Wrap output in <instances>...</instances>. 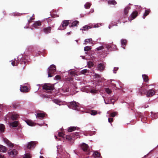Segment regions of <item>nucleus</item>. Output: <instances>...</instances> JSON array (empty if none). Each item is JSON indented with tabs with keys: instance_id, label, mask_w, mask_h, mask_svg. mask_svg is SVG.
Returning <instances> with one entry per match:
<instances>
[{
	"instance_id": "f257e3e1",
	"label": "nucleus",
	"mask_w": 158,
	"mask_h": 158,
	"mask_svg": "<svg viewBox=\"0 0 158 158\" xmlns=\"http://www.w3.org/2000/svg\"><path fill=\"white\" fill-rule=\"evenodd\" d=\"M43 89L48 93H52L54 89V85L49 83L44 84L42 86Z\"/></svg>"
},
{
	"instance_id": "f03ea898",
	"label": "nucleus",
	"mask_w": 158,
	"mask_h": 158,
	"mask_svg": "<svg viewBox=\"0 0 158 158\" xmlns=\"http://www.w3.org/2000/svg\"><path fill=\"white\" fill-rule=\"evenodd\" d=\"M79 103L75 101L70 102L68 105L69 108L75 110H78L80 109V107L78 105Z\"/></svg>"
},
{
	"instance_id": "7ed1b4c3",
	"label": "nucleus",
	"mask_w": 158,
	"mask_h": 158,
	"mask_svg": "<svg viewBox=\"0 0 158 158\" xmlns=\"http://www.w3.org/2000/svg\"><path fill=\"white\" fill-rule=\"evenodd\" d=\"M8 153L10 158H15L17 156L18 152L16 149H13L9 150Z\"/></svg>"
},
{
	"instance_id": "20e7f679",
	"label": "nucleus",
	"mask_w": 158,
	"mask_h": 158,
	"mask_svg": "<svg viewBox=\"0 0 158 158\" xmlns=\"http://www.w3.org/2000/svg\"><path fill=\"white\" fill-rule=\"evenodd\" d=\"M37 143V142L34 141L28 142L26 145V148L27 149L30 150L34 149L36 146Z\"/></svg>"
},
{
	"instance_id": "39448f33",
	"label": "nucleus",
	"mask_w": 158,
	"mask_h": 158,
	"mask_svg": "<svg viewBox=\"0 0 158 158\" xmlns=\"http://www.w3.org/2000/svg\"><path fill=\"white\" fill-rule=\"evenodd\" d=\"M69 20H64L62 22L61 25L58 28L59 30H63L65 29L69 23Z\"/></svg>"
},
{
	"instance_id": "423d86ee",
	"label": "nucleus",
	"mask_w": 158,
	"mask_h": 158,
	"mask_svg": "<svg viewBox=\"0 0 158 158\" xmlns=\"http://www.w3.org/2000/svg\"><path fill=\"white\" fill-rule=\"evenodd\" d=\"M99 26L98 24H92L91 26L86 25L84 26L82 29H81V30H82L83 31H87L89 29L91 28L92 27H97Z\"/></svg>"
},
{
	"instance_id": "0eeeda50",
	"label": "nucleus",
	"mask_w": 158,
	"mask_h": 158,
	"mask_svg": "<svg viewBox=\"0 0 158 158\" xmlns=\"http://www.w3.org/2000/svg\"><path fill=\"white\" fill-rule=\"evenodd\" d=\"M48 71L52 73H54L56 70V67L55 65L52 64L50 67L48 69Z\"/></svg>"
},
{
	"instance_id": "6e6552de",
	"label": "nucleus",
	"mask_w": 158,
	"mask_h": 158,
	"mask_svg": "<svg viewBox=\"0 0 158 158\" xmlns=\"http://www.w3.org/2000/svg\"><path fill=\"white\" fill-rule=\"evenodd\" d=\"M105 68V66L104 64L100 63L99 64L97 65V70L100 72H102Z\"/></svg>"
},
{
	"instance_id": "1a4fd4ad",
	"label": "nucleus",
	"mask_w": 158,
	"mask_h": 158,
	"mask_svg": "<svg viewBox=\"0 0 158 158\" xmlns=\"http://www.w3.org/2000/svg\"><path fill=\"white\" fill-rule=\"evenodd\" d=\"M5 142L7 144V145L10 147L12 148L14 147L15 144L12 143L10 141L6 139H4Z\"/></svg>"
},
{
	"instance_id": "9d476101",
	"label": "nucleus",
	"mask_w": 158,
	"mask_h": 158,
	"mask_svg": "<svg viewBox=\"0 0 158 158\" xmlns=\"http://www.w3.org/2000/svg\"><path fill=\"white\" fill-rule=\"evenodd\" d=\"M89 148L88 145L84 143H83L81 146V148L85 152H88Z\"/></svg>"
},
{
	"instance_id": "9b49d317",
	"label": "nucleus",
	"mask_w": 158,
	"mask_h": 158,
	"mask_svg": "<svg viewBox=\"0 0 158 158\" xmlns=\"http://www.w3.org/2000/svg\"><path fill=\"white\" fill-rule=\"evenodd\" d=\"M130 9V7L128 6H126L124 9V14L122 16L124 17V18L127 17V15L128 13L129 10Z\"/></svg>"
},
{
	"instance_id": "f8f14e48",
	"label": "nucleus",
	"mask_w": 158,
	"mask_h": 158,
	"mask_svg": "<svg viewBox=\"0 0 158 158\" xmlns=\"http://www.w3.org/2000/svg\"><path fill=\"white\" fill-rule=\"evenodd\" d=\"M79 128L77 127H70L68 128V131L69 132H72L76 130H78Z\"/></svg>"
},
{
	"instance_id": "ddd939ff",
	"label": "nucleus",
	"mask_w": 158,
	"mask_h": 158,
	"mask_svg": "<svg viewBox=\"0 0 158 158\" xmlns=\"http://www.w3.org/2000/svg\"><path fill=\"white\" fill-rule=\"evenodd\" d=\"M155 91L153 89H150L148 91L146 94L147 97L152 96L155 94Z\"/></svg>"
},
{
	"instance_id": "4468645a",
	"label": "nucleus",
	"mask_w": 158,
	"mask_h": 158,
	"mask_svg": "<svg viewBox=\"0 0 158 158\" xmlns=\"http://www.w3.org/2000/svg\"><path fill=\"white\" fill-rule=\"evenodd\" d=\"M43 30L44 32L46 34H48L51 32V27H47L43 28Z\"/></svg>"
},
{
	"instance_id": "2eb2a0df",
	"label": "nucleus",
	"mask_w": 158,
	"mask_h": 158,
	"mask_svg": "<svg viewBox=\"0 0 158 158\" xmlns=\"http://www.w3.org/2000/svg\"><path fill=\"white\" fill-rule=\"evenodd\" d=\"M146 91V89L142 87L139 89V93H140L141 96H142L143 94H145Z\"/></svg>"
},
{
	"instance_id": "dca6fc26",
	"label": "nucleus",
	"mask_w": 158,
	"mask_h": 158,
	"mask_svg": "<svg viewBox=\"0 0 158 158\" xmlns=\"http://www.w3.org/2000/svg\"><path fill=\"white\" fill-rule=\"evenodd\" d=\"M41 25V22L40 21H38L35 22L33 25V27L35 28H38V27L40 26Z\"/></svg>"
},
{
	"instance_id": "f3484780",
	"label": "nucleus",
	"mask_w": 158,
	"mask_h": 158,
	"mask_svg": "<svg viewBox=\"0 0 158 158\" xmlns=\"http://www.w3.org/2000/svg\"><path fill=\"white\" fill-rule=\"evenodd\" d=\"M7 149L6 147L0 145V152H5L7 151Z\"/></svg>"
},
{
	"instance_id": "a211bd4d",
	"label": "nucleus",
	"mask_w": 158,
	"mask_h": 158,
	"mask_svg": "<svg viewBox=\"0 0 158 158\" xmlns=\"http://www.w3.org/2000/svg\"><path fill=\"white\" fill-rule=\"evenodd\" d=\"M45 116V114L44 113H38L36 115V117L40 119L44 118Z\"/></svg>"
},
{
	"instance_id": "6ab92c4d",
	"label": "nucleus",
	"mask_w": 158,
	"mask_h": 158,
	"mask_svg": "<svg viewBox=\"0 0 158 158\" xmlns=\"http://www.w3.org/2000/svg\"><path fill=\"white\" fill-rule=\"evenodd\" d=\"M28 88L27 86H23L21 87L20 89L21 92H28Z\"/></svg>"
},
{
	"instance_id": "aec40b11",
	"label": "nucleus",
	"mask_w": 158,
	"mask_h": 158,
	"mask_svg": "<svg viewBox=\"0 0 158 158\" xmlns=\"http://www.w3.org/2000/svg\"><path fill=\"white\" fill-rule=\"evenodd\" d=\"M151 10L149 9H148L145 10V12L144 13L143 18V19H144L145 17L147 16L149 13H150Z\"/></svg>"
},
{
	"instance_id": "412c9836",
	"label": "nucleus",
	"mask_w": 158,
	"mask_h": 158,
	"mask_svg": "<svg viewBox=\"0 0 158 158\" xmlns=\"http://www.w3.org/2000/svg\"><path fill=\"white\" fill-rule=\"evenodd\" d=\"M10 125L13 127H16L18 126V121H15L13 122L10 123Z\"/></svg>"
},
{
	"instance_id": "4be33fe9",
	"label": "nucleus",
	"mask_w": 158,
	"mask_h": 158,
	"mask_svg": "<svg viewBox=\"0 0 158 158\" xmlns=\"http://www.w3.org/2000/svg\"><path fill=\"white\" fill-rule=\"evenodd\" d=\"M79 24V22L78 21L76 20L73 22L71 26H70V27H73L74 26H77Z\"/></svg>"
},
{
	"instance_id": "5701e85b",
	"label": "nucleus",
	"mask_w": 158,
	"mask_h": 158,
	"mask_svg": "<svg viewBox=\"0 0 158 158\" xmlns=\"http://www.w3.org/2000/svg\"><path fill=\"white\" fill-rule=\"evenodd\" d=\"M69 88L68 86L65 87V86H64L61 89V91L64 93L67 92H69Z\"/></svg>"
},
{
	"instance_id": "b1692460",
	"label": "nucleus",
	"mask_w": 158,
	"mask_h": 158,
	"mask_svg": "<svg viewBox=\"0 0 158 158\" xmlns=\"http://www.w3.org/2000/svg\"><path fill=\"white\" fill-rule=\"evenodd\" d=\"M138 15V12L137 11H133L131 14L132 19H135Z\"/></svg>"
},
{
	"instance_id": "393cba45",
	"label": "nucleus",
	"mask_w": 158,
	"mask_h": 158,
	"mask_svg": "<svg viewBox=\"0 0 158 158\" xmlns=\"http://www.w3.org/2000/svg\"><path fill=\"white\" fill-rule=\"evenodd\" d=\"M142 77L144 81L148 82L149 81L148 77L146 75H142Z\"/></svg>"
},
{
	"instance_id": "a878e982",
	"label": "nucleus",
	"mask_w": 158,
	"mask_h": 158,
	"mask_svg": "<svg viewBox=\"0 0 158 158\" xmlns=\"http://www.w3.org/2000/svg\"><path fill=\"white\" fill-rule=\"evenodd\" d=\"M79 136V132H77L75 133H73L72 135V138L73 139H77V138H78Z\"/></svg>"
},
{
	"instance_id": "bb28decb",
	"label": "nucleus",
	"mask_w": 158,
	"mask_h": 158,
	"mask_svg": "<svg viewBox=\"0 0 158 158\" xmlns=\"http://www.w3.org/2000/svg\"><path fill=\"white\" fill-rule=\"evenodd\" d=\"M93 155L95 157H99L100 156V153L97 151H95L94 152V153L93 154Z\"/></svg>"
},
{
	"instance_id": "cd10ccee",
	"label": "nucleus",
	"mask_w": 158,
	"mask_h": 158,
	"mask_svg": "<svg viewBox=\"0 0 158 158\" xmlns=\"http://www.w3.org/2000/svg\"><path fill=\"white\" fill-rule=\"evenodd\" d=\"M127 42V41L126 40L123 39L121 40V44L123 48H125L124 47L126 45Z\"/></svg>"
},
{
	"instance_id": "c85d7f7f",
	"label": "nucleus",
	"mask_w": 158,
	"mask_h": 158,
	"mask_svg": "<svg viewBox=\"0 0 158 158\" xmlns=\"http://www.w3.org/2000/svg\"><path fill=\"white\" fill-rule=\"evenodd\" d=\"M26 122L27 124L31 126H34V123L31 120H27L26 121Z\"/></svg>"
},
{
	"instance_id": "c756f323",
	"label": "nucleus",
	"mask_w": 158,
	"mask_h": 158,
	"mask_svg": "<svg viewBox=\"0 0 158 158\" xmlns=\"http://www.w3.org/2000/svg\"><path fill=\"white\" fill-rule=\"evenodd\" d=\"M5 129V126L3 124H0V131L2 132H3L4 131Z\"/></svg>"
},
{
	"instance_id": "7c9ffc66",
	"label": "nucleus",
	"mask_w": 158,
	"mask_h": 158,
	"mask_svg": "<svg viewBox=\"0 0 158 158\" xmlns=\"http://www.w3.org/2000/svg\"><path fill=\"white\" fill-rule=\"evenodd\" d=\"M108 3L109 4L115 5L117 2L114 0H109L108 1Z\"/></svg>"
},
{
	"instance_id": "2f4dec72",
	"label": "nucleus",
	"mask_w": 158,
	"mask_h": 158,
	"mask_svg": "<svg viewBox=\"0 0 158 158\" xmlns=\"http://www.w3.org/2000/svg\"><path fill=\"white\" fill-rule=\"evenodd\" d=\"M19 117V115L17 114H13L11 116V118L13 120L16 119Z\"/></svg>"
},
{
	"instance_id": "473e14b6",
	"label": "nucleus",
	"mask_w": 158,
	"mask_h": 158,
	"mask_svg": "<svg viewBox=\"0 0 158 158\" xmlns=\"http://www.w3.org/2000/svg\"><path fill=\"white\" fill-rule=\"evenodd\" d=\"M31 154L30 153H27L24 155L23 158H31Z\"/></svg>"
},
{
	"instance_id": "72a5a7b5",
	"label": "nucleus",
	"mask_w": 158,
	"mask_h": 158,
	"mask_svg": "<svg viewBox=\"0 0 158 158\" xmlns=\"http://www.w3.org/2000/svg\"><path fill=\"white\" fill-rule=\"evenodd\" d=\"M91 5V3H90L89 2H87L85 5V8H86V9H89V8Z\"/></svg>"
},
{
	"instance_id": "f704fd0d",
	"label": "nucleus",
	"mask_w": 158,
	"mask_h": 158,
	"mask_svg": "<svg viewBox=\"0 0 158 158\" xmlns=\"http://www.w3.org/2000/svg\"><path fill=\"white\" fill-rule=\"evenodd\" d=\"M20 64H24V65H26L27 63V61L25 60H23V59H21L20 60Z\"/></svg>"
},
{
	"instance_id": "c9c22d12",
	"label": "nucleus",
	"mask_w": 158,
	"mask_h": 158,
	"mask_svg": "<svg viewBox=\"0 0 158 158\" xmlns=\"http://www.w3.org/2000/svg\"><path fill=\"white\" fill-rule=\"evenodd\" d=\"M19 104L18 103H14L13 104V107L14 109L16 108L19 106Z\"/></svg>"
},
{
	"instance_id": "e433bc0d",
	"label": "nucleus",
	"mask_w": 158,
	"mask_h": 158,
	"mask_svg": "<svg viewBox=\"0 0 158 158\" xmlns=\"http://www.w3.org/2000/svg\"><path fill=\"white\" fill-rule=\"evenodd\" d=\"M90 113L92 115H95L97 114V111L96 110H92L90 111Z\"/></svg>"
},
{
	"instance_id": "4c0bfd02",
	"label": "nucleus",
	"mask_w": 158,
	"mask_h": 158,
	"mask_svg": "<svg viewBox=\"0 0 158 158\" xmlns=\"http://www.w3.org/2000/svg\"><path fill=\"white\" fill-rule=\"evenodd\" d=\"M111 45H110V44H107L106 46V48L107 50H111Z\"/></svg>"
},
{
	"instance_id": "58836bf2",
	"label": "nucleus",
	"mask_w": 158,
	"mask_h": 158,
	"mask_svg": "<svg viewBox=\"0 0 158 158\" xmlns=\"http://www.w3.org/2000/svg\"><path fill=\"white\" fill-rule=\"evenodd\" d=\"M105 91L108 94H110L112 92V91L108 88H106Z\"/></svg>"
},
{
	"instance_id": "ea45409f",
	"label": "nucleus",
	"mask_w": 158,
	"mask_h": 158,
	"mask_svg": "<svg viewBox=\"0 0 158 158\" xmlns=\"http://www.w3.org/2000/svg\"><path fill=\"white\" fill-rule=\"evenodd\" d=\"M91 49V47L90 46H86L84 48V51H87Z\"/></svg>"
},
{
	"instance_id": "a19ab883",
	"label": "nucleus",
	"mask_w": 158,
	"mask_h": 158,
	"mask_svg": "<svg viewBox=\"0 0 158 158\" xmlns=\"http://www.w3.org/2000/svg\"><path fill=\"white\" fill-rule=\"evenodd\" d=\"M111 50H115L117 49V47L115 45L111 44Z\"/></svg>"
},
{
	"instance_id": "79ce46f5",
	"label": "nucleus",
	"mask_w": 158,
	"mask_h": 158,
	"mask_svg": "<svg viewBox=\"0 0 158 158\" xmlns=\"http://www.w3.org/2000/svg\"><path fill=\"white\" fill-rule=\"evenodd\" d=\"M52 101L54 102L57 104H59L60 102L58 99H53L52 100Z\"/></svg>"
},
{
	"instance_id": "37998d69",
	"label": "nucleus",
	"mask_w": 158,
	"mask_h": 158,
	"mask_svg": "<svg viewBox=\"0 0 158 158\" xmlns=\"http://www.w3.org/2000/svg\"><path fill=\"white\" fill-rule=\"evenodd\" d=\"M87 72H88V70L87 69H84L83 70H82L81 71V73L82 74H85L86 73H87Z\"/></svg>"
},
{
	"instance_id": "c03bdc74",
	"label": "nucleus",
	"mask_w": 158,
	"mask_h": 158,
	"mask_svg": "<svg viewBox=\"0 0 158 158\" xmlns=\"http://www.w3.org/2000/svg\"><path fill=\"white\" fill-rule=\"evenodd\" d=\"M116 114L117 112H114L110 114V116L112 117H114L116 115Z\"/></svg>"
},
{
	"instance_id": "a18cd8bd",
	"label": "nucleus",
	"mask_w": 158,
	"mask_h": 158,
	"mask_svg": "<svg viewBox=\"0 0 158 158\" xmlns=\"http://www.w3.org/2000/svg\"><path fill=\"white\" fill-rule=\"evenodd\" d=\"M64 134L62 132H59L58 133V135L59 137H64Z\"/></svg>"
},
{
	"instance_id": "49530a36",
	"label": "nucleus",
	"mask_w": 158,
	"mask_h": 158,
	"mask_svg": "<svg viewBox=\"0 0 158 158\" xmlns=\"http://www.w3.org/2000/svg\"><path fill=\"white\" fill-rule=\"evenodd\" d=\"M90 92L93 94H96L97 92V91L95 89H92L91 90Z\"/></svg>"
},
{
	"instance_id": "de8ad7c7",
	"label": "nucleus",
	"mask_w": 158,
	"mask_h": 158,
	"mask_svg": "<svg viewBox=\"0 0 158 158\" xmlns=\"http://www.w3.org/2000/svg\"><path fill=\"white\" fill-rule=\"evenodd\" d=\"M104 48V47L103 46H100L99 47L97 48V50L98 51H99L101 49H102Z\"/></svg>"
},
{
	"instance_id": "09e8293b",
	"label": "nucleus",
	"mask_w": 158,
	"mask_h": 158,
	"mask_svg": "<svg viewBox=\"0 0 158 158\" xmlns=\"http://www.w3.org/2000/svg\"><path fill=\"white\" fill-rule=\"evenodd\" d=\"M48 77H52L53 76V75H52V74H53V73H52L49 72V71H48Z\"/></svg>"
},
{
	"instance_id": "8fccbe9b",
	"label": "nucleus",
	"mask_w": 158,
	"mask_h": 158,
	"mask_svg": "<svg viewBox=\"0 0 158 158\" xmlns=\"http://www.w3.org/2000/svg\"><path fill=\"white\" fill-rule=\"evenodd\" d=\"M55 79L56 80H59L61 79V77L60 76L57 75L55 77Z\"/></svg>"
},
{
	"instance_id": "3c124183",
	"label": "nucleus",
	"mask_w": 158,
	"mask_h": 158,
	"mask_svg": "<svg viewBox=\"0 0 158 158\" xmlns=\"http://www.w3.org/2000/svg\"><path fill=\"white\" fill-rule=\"evenodd\" d=\"M124 18V17H123V16H121L120 18H119V19L118 20V23H121V20H122L123 19V18Z\"/></svg>"
},
{
	"instance_id": "603ef678",
	"label": "nucleus",
	"mask_w": 158,
	"mask_h": 158,
	"mask_svg": "<svg viewBox=\"0 0 158 158\" xmlns=\"http://www.w3.org/2000/svg\"><path fill=\"white\" fill-rule=\"evenodd\" d=\"M92 40L91 39H85V42L87 43H89L90 42V41Z\"/></svg>"
},
{
	"instance_id": "864d4df0",
	"label": "nucleus",
	"mask_w": 158,
	"mask_h": 158,
	"mask_svg": "<svg viewBox=\"0 0 158 158\" xmlns=\"http://www.w3.org/2000/svg\"><path fill=\"white\" fill-rule=\"evenodd\" d=\"M108 121L109 123H111V122H113V118H109L108 119Z\"/></svg>"
},
{
	"instance_id": "5fc2aeb1",
	"label": "nucleus",
	"mask_w": 158,
	"mask_h": 158,
	"mask_svg": "<svg viewBox=\"0 0 158 158\" xmlns=\"http://www.w3.org/2000/svg\"><path fill=\"white\" fill-rule=\"evenodd\" d=\"M70 74L72 76H75V72L74 71H71L70 72Z\"/></svg>"
},
{
	"instance_id": "6e6d98bb",
	"label": "nucleus",
	"mask_w": 158,
	"mask_h": 158,
	"mask_svg": "<svg viewBox=\"0 0 158 158\" xmlns=\"http://www.w3.org/2000/svg\"><path fill=\"white\" fill-rule=\"evenodd\" d=\"M15 64H16V66H17L19 62L17 60H16V59H15L14 60Z\"/></svg>"
},
{
	"instance_id": "4d7b16f0",
	"label": "nucleus",
	"mask_w": 158,
	"mask_h": 158,
	"mask_svg": "<svg viewBox=\"0 0 158 158\" xmlns=\"http://www.w3.org/2000/svg\"><path fill=\"white\" fill-rule=\"evenodd\" d=\"M11 64L13 66H16V64H15V63L14 60L12 62Z\"/></svg>"
},
{
	"instance_id": "13d9d810",
	"label": "nucleus",
	"mask_w": 158,
	"mask_h": 158,
	"mask_svg": "<svg viewBox=\"0 0 158 158\" xmlns=\"http://www.w3.org/2000/svg\"><path fill=\"white\" fill-rule=\"evenodd\" d=\"M95 76L96 77L99 78L101 77V75L97 74H95Z\"/></svg>"
},
{
	"instance_id": "bf43d9fd",
	"label": "nucleus",
	"mask_w": 158,
	"mask_h": 158,
	"mask_svg": "<svg viewBox=\"0 0 158 158\" xmlns=\"http://www.w3.org/2000/svg\"><path fill=\"white\" fill-rule=\"evenodd\" d=\"M32 20V17H30V20H28V22L29 23H30L31 22V20Z\"/></svg>"
},
{
	"instance_id": "052dcab7",
	"label": "nucleus",
	"mask_w": 158,
	"mask_h": 158,
	"mask_svg": "<svg viewBox=\"0 0 158 158\" xmlns=\"http://www.w3.org/2000/svg\"><path fill=\"white\" fill-rule=\"evenodd\" d=\"M0 158H5L3 155L0 154Z\"/></svg>"
},
{
	"instance_id": "680f3d73",
	"label": "nucleus",
	"mask_w": 158,
	"mask_h": 158,
	"mask_svg": "<svg viewBox=\"0 0 158 158\" xmlns=\"http://www.w3.org/2000/svg\"><path fill=\"white\" fill-rule=\"evenodd\" d=\"M67 80L69 81H72L73 80V79L72 78H68Z\"/></svg>"
},
{
	"instance_id": "e2e57ef3",
	"label": "nucleus",
	"mask_w": 158,
	"mask_h": 158,
	"mask_svg": "<svg viewBox=\"0 0 158 158\" xmlns=\"http://www.w3.org/2000/svg\"><path fill=\"white\" fill-rule=\"evenodd\" d=\"M93 63L92 62H91V66H93Z\"/></svg>"
},
{
	"instance_id": "0e129e2a",
	"label": "nucleus",
	"mask_w": 158,
	"mask_h": 158,
	"mask_svg": "<svg viewBox=\"0 0 158 158\" xmlns=\"http://www.w3.org/2000/svg\"><path fill=\"white\" fill-rule=\"evenodd\" d=\"M105 103L106 104H109L110 103H107V102H106L105 101Z\"/></svg>"
},
{
	"instance_id": "69168bd1",
	"label": "nucleus",
	"mask_w": 158,
	"mask_h": 158,
	"mask_svg": "<svg viewBox=\"0 0 158 158\" xmlns=\"http://www.w3.org/2000/svg\"><path fill=\"white\" fill-rule=\"evenodd\" d=\"M40 158H44V157L43 156H40Z\"/></svg>"
},
{
	"instance_id": "338daca9",
	"label": "nucleus",
	"mask_w": 158,
	"mask_h": 158,
	"mask_svg": "<svg viewBox=\"0 0 158 158\" xmlns=\"http://www.w3.org/2000/svg\"><path fill=\"white\" fill-rule=\"evenodd\" d=\"M52 20L51 19H50L49 18L48 19V21H50V20Z\"/></svg>"
},
{
	"instance_id": "774afa93",
	"label": "nucleus",
	"mask_w": 158,
	"mask_h": 158,
	"mask_svg": "<svg viewBox=\"0 0 158 158\" xmlns=\"http://www.w3.org/2000/svg\"><path fill=\"white\" fill-rule=\"evenodd\" d=\"M70 33V32H68V33H67V34L68 35H69Z\"/></svg>"
}]
</instances>
